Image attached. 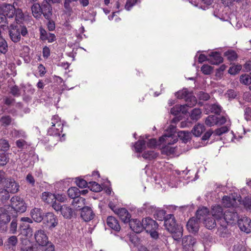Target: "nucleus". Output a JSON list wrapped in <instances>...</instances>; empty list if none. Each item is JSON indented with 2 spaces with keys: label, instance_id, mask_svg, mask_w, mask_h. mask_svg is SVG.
Listing matches in <instances>:
<instances>
[{
  "label": "nucleus",
  "instance_id": "nucleus-1",
  "mask_svg": "<svg viewBox=\"0 0 251 251\" xmlns=\"http://www.w3.org/2000/svg\"><path fill=\"white\" fill-rule=\"evenodd\" d=\"M166 229L172 234V237L175 240H179L183 235L182 227L176 223L175 216L173 214L166 215L164 221Z\"/></svg>",
  "mask_w": 251,
  "mask_h": 251
},
{
  "label": "nucleus",
  "instance_id": "nucleus-2",
  "mask_svg": "<svg viewBox=\"0 0 251 251\" xmlns=\"http://www.w3.org/2000/svg\"><path fill=\"white\" fill-rule=\"evenodd\" d=\"M8 33L10 39L14 43L20 42L21 36L25 37L28 35V31L26 26L20 24L11 25L9 28Z\"/></svg>",
  "mask_w": 251,
  "mask_h": 251
},
{
  "label": "nucleus",
  "instance_id": "nucleus-3",
  "mask_svg": "<svg viewBox=\"0 0 251 251\" xmlns=\"http://www.w3.org/2000/svg\"><path fill=\"white\" fill-rule=\"evenodd\" d=\"M175 96L178 99H184L186 102L185 105L192 107L197 103L196 97L189 92L187 89H183L175 93Z\"/></svg>",
  "mask_w": 251,
  "mask_h": 251
},
{
  "label": "nucleus",
  "instance_id": "nucleus-4",
  "mask_svg": "<svg viewBox=\"0 0 251 251\" xmlns=\"http://www.w3.org/2000/svg\"><path fill=\"white\" fill-rule=\"evenodd\" d=\"M52 207L56 211H60L66 219H70L73 217V209L66 204L61 205L59 202L54 201L52 204Z\"/></svg>",
  "mask_w": 251,
  "mask_h": 251
},
{
  "label": "nucleus",
  "instance_id": "nucleus-5",
  "mask_svg": "<svg viewBox=\"0 0 251 251\" xmlns=\"http://www.w3.org/2000/svg\"><path fill=\"white\" fill-rule=\"evenodd\" d=\"M11 207L17 212L23 213L26 211V205L21 197L14 196L11 199Z\"/></svg>",
  "mask_w": 251,
  "mask_h": 251
},
{
  "label": "nucleus",
  "instance_id": "nucleus-6",
  "mask_svg": "<svg viewBox=\"0 0 251 251\" xmlns=\"http://www.w3.org/2000/svg\"><path fill=\"white\" fill-rule=\"evenodd\" d=\"M10 216L4 208H0V232H6L8 224L10 221Z\"/></svg>",
  "mask_w": 251,
  "mask_h": 251
},
{
  "label": "nucleus",
  "instance_id": "nucleus-7",
  "mask_svg": "<svg viewBox=\"0 0 251 251\" xmlns=\"http://www.w3.org/2000/svg\"><path fill=\"white\" fill-rule=\"evenodd\" d=\"M3 188L12 194H15L19 190V184L13 178L9 177L3 183Z\"/></svg>",
  "mask_w": 251,
  "mask_h": 251
},
{
  "label": "nucleus",
  "instance_id": "nucleus-8",
  "mask_svg": "<svg viewBox=\"0 0 251 251\" xmlns=\"http://www.w3.org/2000/svg\"><path fill=\"white\" fill-rule=\"evenodd\" d=\"M15 12L16 8L12 4L3 3L0 5V13L8 18H14Z\"/></svg>",
  "mask_w": 251,
  "mask_h": 251
},
{
  "label": "nucleus",
  "instance_id": "nucleus-9",
  "mask_svg": "<svg viewBox=\"0 0 251 251\" xmlns=\"http://www.w3.org/2000/svg\"><path fill=\"white\" fill-rule=\"evenodd\" d=\"M223 219L227 224H232L239 220L238 214L234 209H229L224 213Z\"/></svg>",
  "mask_w": 251,
  "mask_h": 251
},
{
  "label": "nucleus",
  "instance_id": "nucleus-10",
  "mask_svg": "<svg viewBox=\"0 0 251 251\" xmlns=\"http://www.w3.org/2000/svg\"><path fill=\"white\" fill-rule=\"evenodd\" d=\"M43 223L49 228L55 227L58 224V219L57 216L52 212L46 213L44 215Z\"/></svg>",
  "mask_w": 251,
  "mask_h": 251
},
{
  "label": "nucleus",
  "instance_id": "nucleus-11",
  "mask_svg": "<svg viewBox=\"0 0 251 251\" xmlns=\"http://www.w3.org/2000/svg\"><path fill=\"white\" fill-rule=\"evenodd\" d=\"M238 225L242 231L249 233L251 231V220L247 217H244L238 220Z\"/></svg>",
  "mask_w": 251,
  "mask_h": 251
},
{
  "label": "nucleus",
  "instance_id": "nucleus-12",
  "mask_svg": "<svg viewBox=\"0 0 251 251\" xmlns=\"http://www.w3.org/2000/svg\"><path fill=\"white\" fill-rule=\"evenodd\" d=\"M63 125H58L50 127L48 130L49 135L53 136L61 137L62 140H64L65 134L63 133Z\"/></svg>",
  "mask_w": 251,
  "mask_h": 251
},
{
  "label": "nucleus",
  "instance_id": "nucleus-13",
  "mask_svg": "<svg viewBox=\"0 0 251 251\" xmlns=\"http://www.w3.org/2000/svg\"><path fill=\"white\" fill-rule=\"evenodd\" d=\"M112 210L124 223H127L130 220L131 215L125 208H118Z\"/></svg>",
  "mask_w": 251,
  "mask_h": 251
},
{
  "label": "nucleus",
  "instance_id": "nucleus-14",
  "mask_svg": "<svg viewBox=\"0 0 251 251\" xmlns=\"http://www.w3.org/2000/svg\"><path fill=\"white\" fill-rule=\"evenodd\" d=\"M40 39L43 41H48L49 43H52L56 40L54 34L47 31L42 26L39 27Z\"/></svg>",
  "mask_w": 251,
  "mask_h": 251
},
{
  "label": "nucleus",
  "instance_id": "nucleus-15",
  "mask_svg": "<svg viewBox=\"0 0 251 251\" xmlns=\"http://www.w3.org/2000/svg\"><path fill=\"white\" fill-rule=\"evenodd\" d=\"M34 238L36 242L41 246H44L48 243V237L44 230H37L34 233Z\"/></svg>",
  "mask_w": 251,
  "mask_h": 251
},
{
  "label": "nucleus",
  "instance_id": "nucleus-16",
  "mask_svg": "<svg viewBox=\"0 0 251 251\" xmlns=\"http://www.w3.org/2000/svg\"><path fill=\"white\" fill-rule=\"evenodd\" d=\"M143 229L147 231L156 230L158 226V224L155 221L150 218H146L143 219Z\"/></svg>",
  "mask_w": 251,
  "mask_h": 251
},
{
  "label": "nucleus",
  "instance_id": "nucleus-17",
  "mask_svg": "<svg viewBox=\"0 0 251 251\" xmlns=\"http://www.w3.org/2000/svg\"><path fill=\"white\" fill-rule=\"evenodd\" d=\"M207 61L211 64L219 65L223 62V58L219 52L213 51L209 54Z\"/></svg>",
  "mask_w": 251,
  "mask_h": 251
},
{
  "label": "nucleus",
  "instance_id": "nucleus-18",
  "mask_svg": "<svg viewBox=\"0 0 251 251\" xmlns=\"http://www.w3.org/2000/svg\"><path fill=\"white\" fill-rule=\"evenodd\" d=\"M81 210L80 216L84 221L88 222L94 218L95 214L91 207L89 206L83 207Z\"/></svg>",
  "mask_w": 251,
  "mask_h": 251
},
{
  "label": "nucleus",
  "instance_id": "nucleus-19",
  "mask_svg": "<svg viewBox=\"0 0 251 251\" xmlns=\"http://www.w3.org/2000/svg\"><path fill=\"white\" fill-rule=\"evenodd\" d=\"M129 225L130 228L135 232L140 233L143 230V221H141L137 219H130Z\"/></svg>",
  "mask_w": 251,
  "mask_h": 251
},
{
  "label": "nucleus",
  "instance_id": "nucleus-20",
  "mask_svg": "<svg viewBox=\"0 0 251 251\" xmlns=\"http://www.w3.org/2000/svg\"><path fill=\"white\" fill-rule=\"evenodd\" d=\"M106 223L109 228L115 231H119L121 229L119 221L113 216H108L106 220Z\"/></svg>",
  "mask_w": 251,
  "mask_h": 251
},
{
  "label": "nucleus",
  "instance_id": "nucleus-21",
  "mask_svg": "<svg viewBox=\"0 0 251 251\" xmlns=\"http://www.w3.org/2000/svg\"><path fill=\"white\" fill-rule=\"evenodd\" d=\"M197 218L193 217L188 221L186 227L189 232L192 233L197 232L199 230V224Z\"/></svg>",
  "mask_w": 251,
  "mask_h": 251
},
{
  "label": "nucleus",
  "instance_id": "nucleus-22",
  "mask_svg": "<svg viewBox=\"0 0 251 251\" xmlns=\"http://www.w3.org/2000/svg\"><path fill=\"white\" fill-rule=\"evenodd\" d=\"M212 216L217 220H221L224 218L223 209L220 205H215L212 208Z\"/></svg>",
  "mask_w": 251,
  "mask_h": 251
},
{
  "label": "nucleus",
  "instance_id": "nucleus-23",
  "mask_svg": "<svg viewBox=\"0 0 251 251\" xmlns=\"http://www.w3.org/2000/svg\"><path fill=\"white\" fill-rule=\"evenodd\" d=\"M222 203L226 207H234L237 205L236 199L233 197L225 196L222 199Z\"/></svg>",
  "mask_w": 251,
  "mask_h": 251
},
{
  "label": "nucleus",
  "instance_id": "nucleus-24",
  "mask_svg": "<svg viewBox=\"0 0 251 251\" xmlns=\"http://www.w3.org/2000/svg\"><path fill=\"white\" fill-rule=\"evenodd\" d=\"M42 14L47 20L51 19L52 15V7L51 4H41Z\"/></svg>",
  "mask_w": 251,
  "mask_h": 251
},
{
  "label": "nucleus",
  "instance_id": "nucleus-25",
  "mask_svg": "<svg viewBox=\"0 0 251 251\" xmlns=\"http://www.w3.org/2000/svg\"><path fill=\"white\" fill-rule=\"evenodd\" d=\"M42 211L41 209L38 208H34L31 210V216L35 222L39 223L43 220L44 216L42 214Z\"/></svg>",
  "mask_w": 251,
  "mask_h": 251
},
{
  "label": "nucleus",
  "instance_id": "nucleus-26",
  "mask_svg": "<svg viewBox=\"0 0 251 251\" xmlns=\"http://www.w3.org/2000/svg\"><path fill=\"white\" fill-rule=\"evenodd\" d=\"M31 10L33 16L37 20L42 17L41 5L38 3H34L31 6Z\"/></svg>",
  "mask_w": 251,
  "mask_h": 251
},
{
  "label": "nucleus",
  "instance_id": "nucleus-27",
  "mask_svg": "<svg viewBox=\"0 0 251 251\" xmlns=\"http://www.w3.org/2000/svg\"><path fill=\"white\" fill-rule=\"evenodd\" d=\"M195 242V239L191 235L185 236L182 239V246L185 249L193 247Z\"/></svg>",
  "mask_w": 251,
  "mask_h": 251
},
{
  "label": "nucleus",
  "instance_id": "nucleus-28",
  "mask_svg": "<svg viewBox=\"0 0 251 251\" xmlns=\"http://www.w3.org/2000/svg\"><path fill=\"white\" fill-rule=\"evenodd\" d=\"M203 224L205 227L211 229L216 226V220L210 215H208L207 217L204 218Z\"/></svg>",
  "mask_w": 251,
  "mask_h": 251
},
{
  "label": "nucleus",
  "instance_id": "nucleus-29",
  "mask_svg": "<svg viewBox=\"0 0 251 251\" xmlns=\"http://www.w3.org/2000/svg\"><path fill=\"white\" fill-rule=\"evenodd\" d=\"M174 135L172 134H164L159 138V141L160 142H165L166 144H173L177 141V139L176 138L174 139Z\"/></svg>",
  "mask_w": 251,
  "mask_h": 251
},
{
  "label": "nucleus",
  "instance_id": "nucleus-30",
  "mask_svg": "<svg viewBox=\"0 0 251 251\" xmlns=\"http://www.w3.org/2000/svg\"><path fill=\"white\" fill-rule=\"evenodd\" d=\"M205 130V126L203 124H198L193 128L192 132L195 136L199 137Z\"/></svg>",
  "mask_w": 251,
  "mask_h": 251
},
{
  "label": "nucleus",
  "instance_id": "nucleus-31",
  "mask_svg": "<svg viewBox=\"0 0 251 251\" xmlns=\"http://www.w3.org/2000/svg\"><path fill=\"white\" fill-rule=\"evenodd\" d=\"M73 205L76 209H81L83 207H85V199L82 197L79 196L75 199L73 200L72 202Z\"/></svg>",
  "mask_w": 251,
  "mask_h": 251
},
{
  "label": "nucleus",
  "instance_id": "nucleus-32",
  "mask_svg": "<svg viewBox=\"0 0 251 251\" xmlns=\"http://www.w3.org/2000/svg\"><path fill=\"white\" fill-rule=\"evenodd\" d=\"M68 196L73 200L80 196V190L76 187L70 188L67 191Z\"/></svg>",
  "mask_w": 251,
  "mask_h": 251
},
{
  "label": "nucleus",
  "instance_id": "nucleus-33",
  "mask_svg": "<svg viewBox=\"0 0 251 251\" xmlns=\"http://www.w3.org/2000/svg\"><path fill=\"white\" fill-rule=\"evenodd\" d=\"M134 147L136 152L141 153L146 148V141L144 140H139L135 142Z\"/></svg>",
  "mask_w": 251,
  "mask_h": 251
},
{
  "label": "nucleus",
  "instance_id": "nucleus-34",
  "mask_svg": "<svg viewBox=\"0 0 251 251\" xmlns=\"http://www.w3.org/2000/svg\"><path fill=\"white\" fill-rule=\"evenodd\" d=\"M158 155V154L153 151H145L142 155V157L144 159H148L149 160H151L156 158Z\"/></svg>",
  "mask_w": 251,
  "mask_h": 251
},
{
  "label": "nucleus",
  "instance_id": "nucleus-35",
  "mask_svg": "<svg viewBox=\"0 0 251 251\" xmlns=\"http://www.w3.org/2000/svg\"><path fill=\"white\" fill-rule=\"evenodd\" d=\"M209 209L205 207H202V208H199L196 212L197 218L198 220H200L201 217H203L204 216L207 217V215H209Z\"/></svg>",
  "mask_w": 251,
  "mask_h": 251
},
{
  "label": "nucleus",
  "instance_id": "nucleus-36",
  "mask_svg": "<svg viewBox=\"0 0 251 251\" xmlns=\"http://www.w3.org/2000/svg\"><path fill=\"white\" fill-rule=\"evenodd\" d=\"M184 108V105H176L171 108V113L176 116L178 115L181 112L184 113L185 112Z\"/></svg>",
  "mask_w": 251,
  "mask_h": 251
},
{
  "label": "nucleus",
  "instance_id": "nucleus-37",
  "mask_svg": "<svg viewBox=\"0 0 251 251\" xmlns=\"http://www.w3.org/2000/svg\"><path fill=\"white\" fill-rule=\"evenodd\" d=\"M54 194L48 192H44L42 193V199L46 203H53Z\"/></svg>",
  "mask_w": 251,
  "mask_h": 251
},
{
  "label": "nucleus",
  "instance_id": "nucleus-38",
  "mask_svg": "<svg viewBox=\"0 0 251 251\" xmlns=\"http://www.w3.org/2000/svg\"><path fill=\"white\" fill-rule=\"evenodd\" d=\"M8 154L4 151V150H0V165L4 166L9 161Z\"/></svg>",
  "mask_w": 251,
  "mask_h": 251
},
{
  "label": "nucleus",
  "instance_id": "nucleus-39",
  "mask_svg": "<svg viewBox=\"0 0 251 251\" xmlns=\"http://www.w3.org/2000/svg\"><path fill=\"white\" fill-rule=\"evenodd\" d=\"M12 118L10 115L2 116L0 119V122L2 126L6 127L10 125Z\"/></svg>",
  "mask_w": 251,
  "mask_h": 251
},
{
  "label": "nucleus",
  "instance_id": "nucleus-40",
  "mask_svg": "<svg viewBox=\"0 0 251 251\" xmlns=\"http://www.w3.org/2000/svg\"><path fill=\"white\" fill-rule=\"evenodd\" d=\"M205 124L208 126H212L217 124V116L209 115L205 119Z\"/></svg>",
  "mask_w": 251,
  "mask_h": 251
},
{
  "label": "nucleus",
  "instance_id": "nucleus-41",
  "mask_svg": "<svg viewBox=\"0 0 251 251\" xmlns=\"http://www.w3.org/2000/svg\"><path fill=\"white\" fill-rule=\"evenodd\" d=\"M17 220L16 219H14L12 220L11 222L9 225V226H8V229L6 231H8L10 234H15L17 232Z\"/></svg>",
  "mask_w": 251,
  "mask_h": 251
},
{
  "label": "nucleus",
  "instance_id": "nucleus-42",
  "mask_svg": "<svg viewBox=\"0 0 251 251\" xmlns=\"http://www.w3.org/2000/svg\"><path fill=\"white\" fill-rule=\"evenodd\" d=\"M14 17L17 24H18L19 23H20L22 22L25 18V16L22 10L19 8H16V12L14 13Z\"/></svg>",
  "mask_w": 251,
  "mask_h": 251
},
{
  "label": "nucleus",
  "instance_id": "nucleus-43",
  "mask_svg": "<svg viewBox=\"0 0 251 251\" xmlns=\"http://www.w3.org/2000/svg\"><path fill=\"white\" fill-rule=\"evenodd\" d=\"M201 110L200 108H194L191 111L190 118L193 120L197 121L201 117Z\"/></svg>",
  "mask_w": 251,
  "mask_h": 251
},
{
  "label": "nucleus",
  "instance_id": "nucleus-44",
  "mask_svg": "<svg viewBox=\"0 0 251 251\" xmlns=\"http://www.w3.org/2000/svg\"><path fill=\"white\" fill-rule=\"evenodd\" d=\"M88 187L90 190L95 192H100L102 189L101 186L95 181L89 182Z\"/></svg>",
  "mask_w": 251,
  "mask_h": 251
},
{
  "label": "nucleus",
  "instance_id": "nucleus-45",
  "mask_svg": "<svg viewBox=\"0 0 251 251\" xmlns=\"http://www.w3.org/2000/svg\"><path fill=\"white\" fill-rule=\"evenodd\" d=\"M225 54L229 61H235L238 57L237 53L233 50H228L225 53Z\"/></svg>",
  "mask_w": 251,
  "mask_h": 251
},
{
  "label": "nucleus",
  "instance_id": "nucleus-46",
  "mask_svg": "<svg viewBox=\"0 0 251 251\" xmlns=\"http://www.w3.org/2000/svg\"><path fill=\"white\" fill-rule=\"evenodd\" d=\"M10 192L4 188H0V200L2 202L8 200L10 198Z\"/></svg>",
  "mask_w": 251,
  "mask_h": 251
},
{
  "label": "nucleus",
  "instance_id": "nucleus-47",
  "mask_svg": "<svg viewBox=\"0 0 251 251\" xmlns=\"http://www.w3.org/2000/svg\"><path fill=\"white\" fill-rule=\"evenodd\" d=\"M166 211L164 210H159L156 212L154 214L155 218L158 221L164 220L166 218Z\"/></svg>",
  "mask_w": 251,
  "mask_h": 251
},
{
  "label": "nucleus",
  "instance_id": "nucleus-48",
  "mask_svg": "<svg viewBox=\"0 0 251 251\" xmlns=\"http://www.w3.org/2000/svg\"><path fill=\"white\" fill-rule=\"evenodd\" d=\"M8 50V45L6 41L3 38H0V52L5 54Z\"/></svg>",
  "mask_w": 251,
  "mask_h": 251
},
{
  "label": "nucleus",
  "instance_id": "nucleus-49",
  "mask_svg": "<svg viewBox=\"0 0 251 251\" xmlns=\"http://www.w3.org/2000/svg\"><path fill=\"white\" fill-rule=\"evenodd\" d=\"M178 136L185 143H187L190 139V134L187 131H181L179 132Z\"/></svg>",
  "mask_w": 251,
  "mask_h": 251
},
{
  "label": "nucleus",
  "instance_id": "nucleus-50",
  "mask_svg": "<svg viewBox=\"0 0 251 251\" xmlns=\"http://www.w3.org/2000/svg\"><path fill=\"white\" fill-rule=\"evenodd\" d=\"M242 69V66L240 65H236L231 66L228 70V73L232 75H235L239 73Z\"/></svg>",
  "mask_w": 251,
  "mask_h": 251
},
{
  "label": "nucleus",
  "instance_id": "nucleus-51",
  "mask_svg": "<svg viewBox=\"0 0 251 251\" xmlns=\"http://www.w3.org/2000/svg\"><path fill=\"white\" fill-rule=\"evenodd\" d=\"M0 147L1 149L0 150H4L6 152L10 148V145L8 141L4 139H1L0 140Z\"/></svg>",
  "mask_w": 251,
  "mask_h": 251
},
{
  "label": "nucleus",
  "instance_id": "nucleus-52",
  "mask_svg": "<svg viewBox=\"0 0 251 251\" xmlns=\"http://www.w3.org/2000/svg\"><path fill=\"white\" fill-rule=\"evenodd\" d=\"M210 109L212 113H214L217 115H220L221 112L222 107L219 104H213L210 106Z\"/></svg>",
  "mask_w": 251,
  "mask_h": 251
},
{
  "label": "nucleus",
  "instance_id": "nucleus-53",
  "mask_svg": "<svg viewBox=\"0 0 251 251\" xmlns=\"http://www.w3.org/2000/svg\"><path fill=\"white\" fill-rule=\"evenodd\" d=\"M241 83L245 85H249L251 83V77L248 75H242L240 78Z\"/></svg>",
  "mask_w": 251,
  "mask_h": 251
},
{
  "label": "nucleus",
  "instance_id": "nucleus-54",
  "mask_svg": "<svg viewBox=\"0 0 251 251\" xmlns=\"http://www.w3.org/2000/svg\"><path fill=\"white\" fill-rule=\"evenodd\" d=\"M76 184L80 188H85L88 187L89 183L82 178H77L75 180Z\"/></svg>",
  "mask_w": 251,
  "mask_h": 251
},
{
  "label": "nucleus",
  "instance_id": "nucleus-55",
  "mask_svg": "<svg viewBox=\"0 0 251 251\" xmlns=\"http://www.w3.org/2000/svg\"><path fill=\"white\" fill-rule=\"evenodd\" d=\"M17 243L18 239L17 237L15 236H12L8 239L6 244L5 245V246H15Z\"/></svg>",
  "mask_w": 251,
  "mask_h": 251
},
{
  "label": "nucleus",
  "instance_id": "nucleus-56",
  "mask_svg": "<svg viewBox=\"0 0 251 251\" xmlns=\"http://www.w3.org/2000/svg\"><path fill=\"white\" fill-rule=\"evenodd\" d=\"M12 134L16 138H25L26 137L25 133L23 130L13 129Z\"/></svg>",
  "mask_w": 251,
  "mask_h": 251
},
{
  "label": "nucleus",
  "instance_id": "nucleus-57",
  "mask_svg": "<svg viewBox=\"0 0 251 251\" xmlns=\"http://www.w3.org/2000/svg\"><path fill=\"white\" fill-rule=\"evenodd\" d=\"M213 68L208 65H203L201 67V71L204 75H210L212 72Z\"/></svg>",
  "mask_w": 251,
  "mask_h": 251
},
{
  "label": "nucleus",
  "instance_id": "nucleus-58",
  "mask_svg": "<svg viewBox=\"0 0 251 251\" xmlns=\"http://www.w3.org/2000/svg\"><path fill=\"white\" fill-rule=\"evenodd\" d=\"M10 93L14 97H18L20 96V90L17 85H14L10 88Z\"/></svg>",
  "mask_w": 251,
  "mask_h": 251
},
{
  "label": "nucleus",
  "instance_id": "nucleus-59",
  "mask_svg": "<svg viewBox=\"0 0 251 251\" xmlns=\"http://www.w3.org/2000/svg\"><path fill=\"white\" fill-rule=\"evenodd\" d=\"M66 196L64 194H57L54 195L53 200L55 201H54L57 202H64L66 200Z\"/></svg>",
  "mask_w": 251,
  "mask_h": 251
},
{
  "label": "nucleus",
  "instance_id": "nucleus-60",
  "mask_svg": "<svg viewBox=\"0 0 251 251\" xmlns=\"http://www.w3.org/2000/svg\"><path fill=\"white\" fill-rule=\"evenodd\" d=\"M51 126H57L58 125H63L61 120L60 118L58 115H54L51 118Z\"/></svg>",
  "mask_w": 251,
  "mask_h": 251
},
{
  "label": "nucleus",
  "instance_id": "nucleus-61",
  "mask_svg": "<svg viewBox=\"0 0 251 251\" xmlns=\"http://www.w3.org/2000/svg\"><path fill=\"white\" fill-rule=\"evenodd\" d=\"M16 145L18 148L22 150L26 146V142L24 139H19L16 141Z\"/></svg>",
  "mask_w": 251,
  "mask_h": 251
},
{
  "label": "nucleus",
  "instance_id": "nucleus-62",
  "mask_svg": "<svg viewBox=\"0 0 251 251\" xmlns=\"http://www.w3.org/2000/svg\"><path fill=\"white\" fill-rule=\"evenodd\" d=\"M244 207L247 210H251V199L246 198L243 201Z\"/></svg>",
  "mask_w": 251,
  "mask_h": 251
},
{
  "label": "nucleus",
  "instance_id": "nucleus-63",
  "mask_svg": "<svg viewBox=\"0 0 251 251\" xmlns=\"http://www.w3.org/2000/svg\"><path fill=\"white\" fill-rule=\"evenodd\" d=\"M43 247L42 250L43 251H54V246L50 242H48L47 244L45 245Z\"/></svg>",
  "mask_w": 251,
  "mask_h": 251
},
{
  "label": "nucleus",
  "instance_id": "nucleus-64",
  "mask_svg": "<svg viewBox=\"0 0 251 251\" xmlns=\"http://www.w3.org/2000/svg\"><path fill=\"white\" fill-rule=\"evenodd\" d=\"M245 118L247 121L251 120V108L250 107H246L245 110Z\"/></svg>",
  "mask_w": 251,
  "mask_h": 251
}]
</instances>
